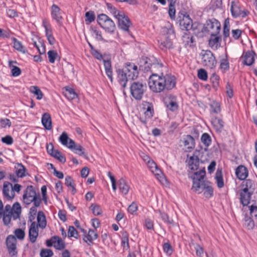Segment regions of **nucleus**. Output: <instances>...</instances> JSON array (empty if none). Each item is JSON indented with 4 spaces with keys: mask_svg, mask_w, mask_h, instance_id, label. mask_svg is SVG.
I'll return each instance as SVG.
<instances>
[{
    "mask_svg": "<svg viewBox=\"0 0 257 257\" xmlns=\"http://www.w3.org/2000/svg\"><path fill=\"white\" fill-rule=\"evenodd\" d=\"M106 8L109 12L114 16L116 19L120 16V15L123 12L117 10L110 3L106 4Z\"/></svg>",
    "mask_w": 257,
    "mask_h": 257,
    "instance_id": "46",
    "label": "nucleus"
},
{
    "mask_svg": "<svg viewBox=\"0 0 257 257\" xmlns=\"http://www.w3.org/2000/svg\"><path fill=\"white\" fill-rule=\"evenodd\" d=\"M68 236L69 237H74L76 238L78 237V232L74 226H69L68 231Z\"/></svg>",
    "mask_w": 257,
    "mask_h": 257,
    "instance_id": "60",
    "label": "nucleus"
},
{
    "mask_svg": "<svg viewBox=\"0 0 257 257\" xmlns=\"http://www.w3.org/2000/svg\"><path fill=\"white\" fill-rule=\"evenodd\" d=\"M200 56L201 59V63L209 69L215 67L217 62L213 53L209 50H202Z\"/></svg>",
    "mask_w": 257,
    "mask_h": 257,
    "instance_id": "9",
    "label": "nucleus"
},
{
    "mask_svg": "<svg viewBox=\"0 0 257 257\" xmlns=\"http://www.w3.org/2000/svg\"><path fill=\"white\" fill-rule=\"evenodd\" d=\"M117 185L119 190L122 194L126 195L128 193L130 187L124 179H120L117 182Z\"/></svg>",
    "mask_w": 257,
    "mask_h": 257,
    "instance_id": "27",
    "label": "nucleus"
},
{
    "mask_svg": "<svg viewBox=\"0 0 257 257\" xmlns=\"http://www.w3.org/2000/svg\"><path fill=\"white\" fill-rule=\"evenodd\" d=\"M146 86L139 82H133L130 87L132 95L137 100H140L145 91Z\"/></svg>",
    "mask_w": 257,
    "mask_h": 257,
    "instance_id": "11",
    "label": "nucleus"
},
{
    "mask_svg": "<svg viewBox=\"0 0 257 257\" xmlns=\"http://www.w3.org/2000/svg\"><path fill=\"white\" fill-rule=\"evenodd\" d=\"M183 144L184 146L189 150L195 147V140L190 135H187L184 138Z\"/></svg>",
    "mask_w": 257,
    "mask_h": 257,
    "instance_id": "35",
    "label": "nucleus"
},
{
    "mask_svg": "<svg viewBox=\"0 0 257 257\" xmlns=\"http://www.w3.org/2000/svg\"><path fill=\"white\" fill-rule=\"evenodd\" d=\"M156 214H159L161 218L165 222L168 224H172L173 223V220L169 218V216L167 213L164 212H162L160 210H155Z\"/></svg>",
    "mask_w": 257,
    "mask_h": 257,
    "instance_id": "45",
    "label": "nucleus"
},
{
    "mask_svg": "<svg viewBox=\"0 0 257 257\" xmlns=\"http://www.w3.org/2000/svg\"><path fill=\"white\" fill-rule=\"evenodd\" d=\"M235 174L239 180H244L248 176L247 169L244 166L240 165L236 169Z\"/></svg>",
    "mask_w": 257,
    "mask_h": 257,
    "instance_id": "26",
    "label": "nucleus"
},
{
    "mask_svg": "<svg viewBox=\"0 0 257 257\" xmlns=\"http://www.w3.org/2000/svg\"><path fill=\"white\" fill-rule=\"evenodd\" d=\"M3 193L4 197L7 200H12L15 197V193L13 191L12 184L8 182H4Z\"/></svg>",
    "mask_w": 257,
    "mask_h": 257,
    "instance_id": "18",
    "label": "nucleus"
},
{
    "mask_svg": "<svg viewBox=\"0 0 257 257\" xmlns=\"http://www.w3.org/2000/svg\"><path fill=\"white\" fill-rule=\"evenodd\" d=\"M163 250L168 255H171L173 253V248L170 244L168 242L165 243L163 244Z\"/></svg>",
    "mask_w": 257,
    "mask_h": 257,
    "instance_id": "64",
    "label": "nucleus"
},
{
    "mask_svg": "<svg viewBox=\"0 0 257 257\" xmlns=\"http://www.w3.org/2000/svg\"><path fill=\"white\" fill-rule=\"evenodd\" d=\"M43 26L45 29L46 36L50 44L53 45L55 43V39L52 35V28L50 24L46 20H43Z\"/></svg>",
    "mask_w": 257,
    "mask_h": 257,
    "instance_id": "19",
    "label": "nucleus"
},
{
    "mask_svg": "<svg viewBox=\"0 0 257 257\" xmlns=\"http://www.w3.org/2000/svg\"><path fill=\"white\" fill-rule=\"evenodd\" d=\"M210 106L212 112L215 113H218L220 112V104L219 102L217 101H213L210 104Z\"/></svg>",
    "mask_w": 257,
    "mask_h": 257,
    "instance_id": "51",
    "label": "nucleus"
},
{
    "mask_svg": "<svg viewBox=\"0 0 257 257\" xmlns=\"http://www.w3.org/2000/svg\"><path fill=\"white\" fill-rule=\"evenodd\" d=\"M221 25L220 23L215 18L206 20L202 29V32L208 35L219 34Z\"/></svg>",
    "mask_w": 257,
    "mask_h": 257,
    "instance_id": "8",
    "label": "nucleus"
},
{
    "mask_svg": "<svg viewBox=\"0 0 257 257\" xmlns=\"http://www.w3.org/2000/svg\"><path fill=\"white\" fill-rule=\"evenodd\" d=\"M251 193L250 192H247L246 190L241 191L240 193V200L241 203L243 206H246L249 203Z\"/></svg>",
    "mask_w": 257,
    "mask_h": 257,
    "instance_id": "31",
    "label": "nucleus"
},
{
    "mask_svg": "<svg viewBox=\"0 0 257 257\" xmlns=\"http://www.w3.org/2000/svg\"><path fill=\"white\" fill-rule=\"evenodd\" d=\"M215 182L219 188H222L224 186V180L221 169H218L215 173Z\"/></svg>",
    "mask_w": 257,
    "mask_h": 257,
    "instance_id": "33",
    "label": "nucleus"
},
{
    "mask_svg": "<svg viewBox=\"0 0 257 257\" xmlns=\"http://www.w3.org/2000/svg\"><path fill=\"white\" fill-rule=\"evenodd\" d=\"M129 235L126 231H124L122 233L121 238V244L124 249L127 250L130 248L128 242Z\"/></svg>",
    "mask_w": 257,
    "mask_h": 257,
    "instance_id": "41",
    "label": "nucleus"
},
{
    "mask_svg": "<svg viewBox=\"0 0 257 257\" xmlns=\"http://www.w3.org/2000/svg\"><path fill=\"white\" fill-rule=\"evenodd\" d=\"M188 159L186 161L189 167V169L192 171H196L199 166V159L197 156L193 155L189 156L187 155Z\"/></svg>",
    "mask_w": 257,
    "mask_h": 257,
    "instance_id": "21",
    "label": "nucleus"
},
{
    "mask_svg": "<svg viewBox=\"0 0 257 257\" xmlns=\"http://www.w3.org/2000/svg\"><path fill=\"white\" fill-rule=\"evenodd\" d=\"M53 240H54V247L58 250H62L65 247L64 242L62 239L57 236H55L53 237Z\"/></svg>",
    "mask_w": 257,
    "mask_h": 257,
    "instance_id": "39",
    "label": "nucleus"
},
{
    "mask_svg": "<svg viewBox=\"0 0 257 257\" xmlns=\"http://www.w3.org/2000/svg\"><path fill=\"white\" fill-rule=\"evenodd\" d=\"M147 165L151 171L154 173L155 175L160 176L161 174V170L153 161L149 160L147 162Z\"/></svg>",
    "mask_w": 257,
    "mask_h": 257,
    "instance_id": "37",
    "label": "nucleus"
},
{
    "mask_svg": "<svg viewBox=\"0 0 257 257\" xmlns=\"http://www.w3.org/2000/svg\"><path fill=\"white\" fill-rule=\"evenodd\" d=\"M223 34L224 38H226L229 36L230 34V23L228 18L226 19L223 24Z\"/></svg>",
    "mask_w": 257,
    "mask_h": 257,
    "instance_id": "47",
    "label": "nucleus"
},
{
    "mask_svg": "<svg viewBox=\"0 0 257 257\" xmlns=\"http://www.w3.org/2000/svg\"><path fill=\"white\" fill-rule=\"evenodd\" d=\"M49 61L51 63H54L56 60H59L60 57L56 51L54 50H50L48 52Z\"/></svg>",
    "mask_w": 257,
    "mask_h": 257,
    "instance_id": "42",
    "label": "nucleus"
},
{
    "mask_svg": "<svg viewBox=\"0 0 257 257\" xmlns=\"http://www.w3.org/2000/svg\"><path fill=\"white\" fill-rule=\"evenodd\" d=\"M127 74L128 79L134 80L137 78L139 74L138 67L134 63H127L122 69Z\"/></svg>",
    "mask_w": 257,
    "mask_h": 257,
    "instance_id": "14",
    "label": "nucleus"
},
{
    "mask_svg": "<svg viewBox=\"0 0 257 257\" xmlns=\"http://www.w3.org/2000/svg\"><path fill=\"white\" fill-rule=\"evenodd\" d=\"M206 175L205 168L195 172L193 179V185L192 189L195 192L200 194L203 192L205 188L210 183L204 180Z\"/></svg>",
    "mask_w": 257,
    "mask_h": 257,
    "instance_id": "2",
    "label": "nucleus"
},
{
    "mask_svg": "<svg viewBox=\"0 0 257 257\" xmlns=\"http://www.w3.org/2000/svg\"><path fill=\"white\" fill-rule=\"evenodd\" d=\"M16 61H9V66L11 68V72L12 75L14 77H17L19 76L21 74V69L16 66L13 65L14 63H16Z\"/></svg>",
    "mask_w": 257,
    "mask_h": 257,
    "instance_id": "38",
    "label": "nucleus"
},
{
    "mask_svg": "<svg viewBox=\"0 0 257 257\" xmlns=\"http://www.w3.org/2000/svg\"><path fill=\"white\" fill-rule=\"evenodd\" d=\"M211 124L216 132H221L224 126L222 120L217 117L212 119Z\"/></svg>",
    "mask_w": 257,
    "mask_h": 257,
    "instance_id": "34",
    "label": "nucleus"
},
{
    "mask_svg": "<svg viewBox=\"0 0 257 257\" xmlns=\"http://www.w3.org/2000/svg\"><path fill=\"white\" fill-rule=\"evenodd\" d=\"M152 74L149 77V86L154 92L160 93L164 91L160 72H152Z\"/></svg>",
    "mask_w": 257,
    "mask_h": 257,
    "instance_id": "7",
    "label": "nucleus"
},
{
    "mask_svg": "<svg viewBox=\"0 0 257 257\" xmlns=\"http://www.w3.org/2000/svg\"><path fill=\"white\" fill-rule=\"evenodd\" d=\"M230 11L234 18H244L247 16L248 14V12L246 11L241 10L239 5L234 2L231 3Z\"/></svg>",
    "mask_w": 257,
    "mask_h": 257,
    "instance_id": "16",
    "label": "nucleus"
},
{
    "mask_svg": "<svg viewBox=\"0 0 257 257\" xmlns=\"http://www.w3.org/2000/svg\"><path fill=\"white\" fill-rule=\"evenodd\" d=\"M211 81L213 87L215 89H217L219 84V77L215 73H213L210 77Z\"/></svg>",
    "mask_w": 257,
    "mask_h": 257,
    "instance_id": "56",
    "label": "nucleus"
},
{
    "mask_svg": "<svg viewBox=\"0 0 257 257\" xmlns=\"http://www.w3.org/2000/svg\"><path fill=\"white\" fill-rule=\"evenodd\" d=\"M210 36L208 41L209 46L211 47H215L217 48L220 46L221 42L222 41V37L221 34L209 35Z\"/></svg>",
    "mask_w": 257,
    "mask_h": 257,
    "instance_id": "24",
    "label": "nucleus"
},
{
    "mask_svg": "<svg viewBox=\"0 0 257 257\" xmlns=\"http://www.w3.org/2000/svg\"><path fill=\"white\" fill-rule=\"evenodd\" d=\"M29 236L31 242H36L38 236V225L35 222H32L29 231Z\"/></svg>",
    "mask_w": 257,
    "mask_h": 257,
    "instance_id": "23",
    "label": "nucleus"
},
{
    "mask_svg": "<svg viewBox=\"0 0 257 257\" xmlns=\"http://www.w3.org/2000/svg\"><path fill=\"white\" fill-rule=\"evenodd\" d=\"M146 59V64H149L148 66L151 69V72L158 71V72H160L161 81L163 83L164 91H169L174 88L177 83L176 77L171 73L164 74L162 71L165 68L163 64L156 58H152V60H151L147 58Z\"/></svg>",
    "mask_w": 257,
    "mask_h": 257,
    "instance_id": "1",
    "label": "nucleus"
},
{
    "mask_svg": "<svg viewBox=\"0 0 257 257\" xmlns=\"http://www.w3.org/2000/svg\"><path fill=\"white\" fill-rule=\"evenodd\" d=\"M37 221L40 227L44 228L46 226V217L42 211H39L37 215Z\"/></svg>",
    "mask_w": 257,
    "mask_h": 257,
    "instance_id": "40",
    "label": "nucleus"
},
{
    "mask_svg": "<svg viewBox=\"0 0 257 257\" xmlns=\"http://www.w3.org/2000/svg\"><path fill=\"white\" fill-rule=\"evenodd\" d=\"M227 55L225 53V58L221 60L220 68L222 72H225L229 69V64L227 59Z\"/></svg>",
    "mask_w": 257,
    "mask_h": 257,
    "instance_id": "50",
    "label": "nucleus"
},
{
    "mask_svg": "<svg viewBox=\"0 0 257 257\" xmlns=\"http://www.w3.org/2000/svg\"><path fill=\"white\" fill-rule=\"evenodd\" d=\"M97 21L98 25L105 31L113 32L115 29L114 22L105 14L98 15L97 17Z\"/></svg>",
    "mask_w": 257,
    "mask_h": 257,
    "instance_id": "10",
    "label": "nucleus"
},
{
    "mask_svg": "<svg viewBox=\"0 0 257 257\" xmlns=\"http://www.w3.org/2000/svg\"><path fill=\"white\" fill-rule=\"evenodd\" d=\"M64 96L69 100L76 98L78 97L77 94L74 89L70 87H65L63 92Z\"/></svg>",
    "mask_w": 257,
    "mask_h": 257,
    "instance_id": "30",
    "label": "nucleus"
},
{
    "mask_svg": "<svg viewBox=\"0 0 257 257\" xmlns=\"http://www.w3.org/2000/svg\"><path fill=\"white\" fill-rule=\"evenodd\" d=\"M23 202L29 205L32 202L36 207H39L41 203V198L39 193H37L32 186H28L26 189L23 196Z\"/></svg>",
    "mask_w": 257,
    "mask_h": 257,
    "instance_id": "5",
    "label": "nucleus"
},
{
    "mask_svg": "<svg viewBox=\"0 0 257 257\" xmlns=\"http://www.w3.org/2000/svg\"><path fill=\"white\" fill-rule=\"evenodd\" d=\"M160 48H171L172 47V42L170 39H166L165 40L159 41Z\"/></svg>",
    "mask_w": 257,
    "mask_h": 257,
    "instance_id": "54",
    "label": "nucleus"
},
{
    "mask_svg": "<svg viewBox=\"0 0 257 257\" xmlns=\"http://www.w3.org/2000/svg\"><path fill=\"white\" fill-rule=\"evenodd\" d=\"M31 92L33 93L38 100H40L43 98V94L40 89L36 86H33L30 88Z\"/></svg>",
    "mask_w": 257,
    "mask_h": 257,
    "instance_id": "49",
    "label": "nucleus"
},
{
    "mask_svg": "<svg viewBox=\"0 0 257 257\" xmlns=\"http://www.w3.org/2000/svg\"><path fill=\"white\" fill-rule=\"evenodd\" d=\"M41 193H42V198L41 199V200H42L44 203L47 205V200H48V196L47 194V187L46 186L44 185L41 187Z\"/></svg>",
    "mask_w": 257,
    "mask_h": 257,
    "instance_id": "62",
    "label": "nucleus"
},
{
    "mask_svg": "<svg viewBox=\"0 0 257 257\" xmlns=\"http://www.w3.org/2000/svg\"><path fill=\"white\" fill-rule=\"evenodd\" d=\"M204 196L207 198H210L213 196V189L212 186L210 185V183H209L204 189L203 190Z\"/></svg>",
    "mask_w": 257,
    "mask_h": 257,
    "instance_id": "52",
    "label": "nucleus"
},
{
    "mask_svg": "<svg viewBox=\"0 0 257 257\" xmlns=\"http://www.w3.org/2000/svg\"><path fill=\"white\" fill-rule=\"evenodd\" d=\"M61 144L71 150L74 153L80 156L84 154V149L79 144H76L75 142L68 137L66 132H63L59 138Z\"/></svg>",
    "mask_w": 257,
    "mask_h": 257,
    "instance_id": "6",
    "label": "nucleus"
},
{
    "mask_svg": "<svg viewBox=\"0 0 257 257\" xmlns=\"http://www.w3.org/2000/svg\"><path fill=\"white\" fill-rule=\"evenodd\" d=\"M98 235L95 230L89 229L87 234L85 236L84 240L85 242H91L92 240L96 239Z\"/></svg>",
    "mask_w": 257,
    "mask_h": 257,
    "instance_id": "44",
    "label": "nucleus"
},
{
    "mask_svg": "<svg viewBox=\"0 0 257 257\" xmlns=\"http://www.w3.org/2000/svg\"><path fill=\"white\" fill-rule=\"evenodd\" d=\"M17 240L16 237L13 235H8L6 239V245L11 257H17Z\"/></svg>",
    "mask_w": 257,
    "mask_h": 257,
    "instance_id": "13",
    "label": "nucleus"
},
{
    "mask_svg": "<svg viewBox=\"0 0 257 257\" xmlns=\"http://www.w3.org/2000/svg\"><path fill=\"white\" fill-rule=\"evenodd\" d=\"M21 212V206L19 203H15L12 207L10 205H6L2 214L5 224H9L12 218L15 220L19 218Z\"/></svg>",
    "mask_w": 257,
    "mask_h": 257,
    "instance_id": "3",
    "label": "nucleus"
},
{
    "mask_svg": "<svg viewBox=\"0 0 257 257\" xmlns=\"http://www.w3.org/2000/svg\"><path fill=\"white\" fill-rule=\"evenodd\" d=\"M201 139L202 142L205 146L208 147L210 145L211 140L210 136L208 134H203Z\"/></svg>",
    "mask_w": 257,
    "mask_h": 257,
    "instance_id": "57",
    "label": "nucleus"
},
{
    "mask_svg": "<svg viewBox=\"0 0 257 257\" xmlns=\"http://www.w3.org/2000/svg\"><path fill=\"white\" fill-rule=\"evenodd\" d=\"M184 46L187 47H193L195 46V42L193 36L185 34L182 37Z\"/></svg>",
    "mask_w": 257,
    "mask_h": 257,
    "instance_id": "32",
    "label": "nucleus"
},
{
    "mask_svg": "<svg viewBox=\"0 0 257 257\" xmlns=\"http://www.w3.org/2000/svg\"><path fill=\"white\" fill-rule=\"evenodd\" d=\"M198 77L203 81H206L208 78L207 72L203 69H200L198 70Z\"/></svg>",
    "mask_w": 257,
    "mask_h": 257,
    "instance_id": "59",
    "label": "nucleus"
},
{
    "mask_svg": "<svg viewBox=\"0 0 257 257\" xmlns=\"http://www.w3.org/2000/svg\"><path fill=\"white\" fill-rule=\"evenodd\" d=\"M90 53L97 60H103L105 73L110 81L112 82V70L109 56L106 54L102 55L97 49H90Z\"/></svg>",
    "mask_w": 257,
    "mask_h": 257,
    "instance_id": "4",
    "label": "nucleus"
},
{
    "mask_svg": "<svg viewBox=\"0 0 257 257\" xmlns=\"http://www.w3.org/2000/svg\"><path fill=\"white\" fill-rule=\"evenodd\" d=\"M117 79L120 84L123 88H125L126 86V83L131 79H128L127 74L125 73L123 69H119L117 71Z\"/></svg>",
    "mask_w": 257,
    "mask_h": 257,
    "instance_id": "25",
    "label": "nucleus"
},
{
    "mask_svg": "<svg viewBox=\"0 0 257 257\" xmlns=\"http://www.w3.org/2000/svg\"><path fill=\"white\" fill-rule=\"evenodd\" d=\"M116 19L118 27L125 32H128L129 28L131 26L132 23L128 17L122 12Z\"/></svg>",
    "mask_w": 257,
    "mask_h": 257,
    "instance_id": "15",
    "label": "nucleus"
},
{
    "mask_svg": "<svg viewBox=\"0 0 257 257\" xmlns=\"http://www.w3.org/2000/svg\"><path fill=\"white\" fill-rule=\"evenodd\" d=\"M15 235L20 240H23L25 236V233L23 229L17 228L14 231Z\"/></svg>",
    "mask_w": 257,
    "mask_h": 257,
    "instance_id": "58",
    "label": "nucleus"
},
{
    "mask_svg": "<svg viewBox=\"0 0 257 257\" xmlns=\"http://www.w3.org/2000/svg\"><path fill=\"white\" fill-rule=\"evenodd\" d=\"M63 12L60 8L56 5L53 4L51 8V14L53 19L58 23H60L63 19Z\"/></svg>",
    "mask_w": 257,
    "mask_h": 257,
    "instance_id": "20",
    "label": "nucleus"
},
{
    "mask_svg": "<svg viewBox=\"0 0 257 257\" xmlns=\"http://www.w3.org/2000/svg\"><path fill=\"white\" fill-rule=\"evenodd\" d=\"M41 121L46 130H51L52 128L51 115L48 113H45L42 117Z\"/></svg>",
    "mask_w": 257,
    "mask_h": 257,
    "instance_id": "28",
    "label": "nucleus"
},
{
    "mask_svg": "<svg viewBox=\"0 0 257 257\" xmlns=\"http://www.w3.org/2000/svg\"><path fill=\"white\" fill-rule=\"evenodd\" d=\"M164 104L167 110L176 111L179 108L177 97L173 94H169L164 98Z\"/></svg>",
    "mask_w": 257,
    "mask_h": 257,
    "instance_id": "12",
    "label": "nucleus"
},
{
    "mask_svg": "<svg viewBox=\"0 0 257 257\" xmlns=\"http://www.w3.org/2000/svg\"><path fill=\"white\" fill-rule=\"evenodd\" d=\"M53 255V252L50 249H43L40 252L41 257H51Z\"/></svg>",
    "mask_w": 257,
    "mask_h": 257,
    "instance_id": "63",
    "label": "nucleus"
},
{
    "mask_svg": "<svg viewBox=\"0 0 257 257\" xmlns=\"http://www.w3.org/2000/svg\"><path fill=\"white\" fill-rule=\"evenodd\" d=\"M85 23L87 25H89L92 22H93L95 19V13L93 11H89L87 12L85 15Z\"/></svg>",
    "mask_w": 257,
    "mask_h": 257,
    "instance_id": "48",
    "label": "nucleus"
},
{
    "mask_svg": "<svg viewBox=\"0 0 257 257\" xmlns=\"http://www.w3.org/2000/svg\"><path fill=\"white\" fill-rule=\"evenodd\" d=\"M242 190L246 191L247 192H252L255 186L254 183L251 180H246L242 182Z\"/></svg>",
    "mask_w": 257,
    "mask_h": 257,
    "instance_id": "36",
    "label": "nucleus"
},
{
    "mask_svg": "<svg viewBox=\"0 0 257 257\" xmlns=\"http://www.w3.org/2000/svg\"><path fill=\"white\" fill-rule=\"evenodd\" d=\"M143 105L146 117L148 118H151L154 114V109L152 104L148 102H144Z\"/></svg>",
    "mask_w": 257,
    "mask_h": 257,
    "instance_id": "29",
    "label": "nucleus"
},
{
    "mask_svg": "<svg viewBox=\"0 0 257 257\" xmlns=\"http://www.w3.org/2000/svg\"><path fill=\"white\" fill-rule=\"evenodd\" d=\"M255 53L252 50L244 52L241 57L243 63L247 66L251 65L254 62Z\"/></svg>",
    "mask_w": 257,
    "mask_h": 257,
    "instance_id": "17",
    "label": "nucleus"
},
{
    "mask_svg": "<svg viewBox=\"0 0 257 257\" xmlns=\"http://www.w3.org/2000/svg\"><path fill=\"white\" fill-rule=\"evenodd\" d=\"M175 2H171L169 6L168 13L172 20L175 18L176 10L175 8Z\"/></svg>",
    "mask_w": 257,
    "mask_h": 257,
    "instance_id": "55",
    "label": "nucleus"
},
{
    "mask_svg": "<svg viewBox=\"0 0 257 257\" xmlns=\"http://www.w3.org/2000/svg\"><path fill=\"white\" fill-rule=\"evenodd\" d=\"M15 173L18 177L22 178L25 176L26 169L22 164H18L15 166Z\"/></svg>",
    "mask_w": 257,
    "mask_h": 257,
    "instance_id": "43",
    "label": "nucleus"
},
{
    "mask_svg": "<svg viewBox=\"0 0 257 257\" xmlns=\"http://www.w3.org/2000/svg\"><path fill=\"white\" fill-rule=\"evenodd\" d=\"M196 251L197 256L202 257L204 254V249L202 246L197 243H192Z\"/></svg>",
    "mask_w": 257,
    "mask_h": 257,
    "instance_id": "53",
    "label": "nucleus"
},
{
    "mask_svg": "<svg viewBox=\"0 0 257 257\" xmlns=\"http://www.w3.org/2000/svg\"><path fill=\"white\" fill-rule=\"evenodd\" d=\"M52 156L58 159L61 163H64L66 162V159L65 157L63 156L60 152L57 150L54 151Z\"/></svg>",
    "mask_w": 257,
    "mask_h": 257,
    "instance_id": "61",
    "label": "nucleus"
},
{
    "mask_svg": "<svg viewBox=\"0 0 257 257\" xmlns=\"http://www.w3.org/2000/svg\"><path fill=\"white\" fill-rule=\"evenodd\" d=\"M179 24L182 29L189 30L192 28V20L188 15L181 14L178 17Z\"/></svg>",
    "mask_w": 257,
    "mask_h": 257,
    "instance_id": "22",
    "label": "nucleus"
}]
</instances>
